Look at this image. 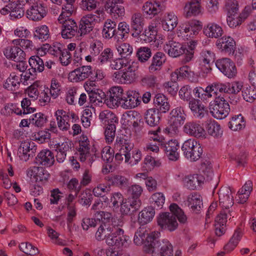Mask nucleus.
<instances>
[{"label":"nucleus","mask_w":256,"mask_h":256,"mask_svg":"<svg viewBox=\"0 0 256 256\" xmlns=\"http://www.w3.org/2000/svg\"><path fill=\"white\" fill-rule=\"evenodd\" d=\"M158 232L148 233L144 228H139L135 232L134 242L136 245L140 246L144 243V251L149 256H173V247L167 240L161 241L157 240Z\"/></svg>","instance_id":"nucleus-1"},{"label":"nucleus","mask_w":256,"mask_h":256,"mask_svg":"<svg viewBox=\"0 0 256 256\" xmlns=\"http://www.w3.org/2000/svg\"><path fill=\"white\" fill-rule=\"evenodd\" d=\"M169 209L170 212L160 214L157 222L161 228L172 232L176 230L178 226L176 218L181 224H186L188 218L183 210L176 204H170Z\"/></svg>","instance_id":"nucleus-2"},{"label":"nucleus","mask_w":256,"mask_h":256,"mask_svg":"<svg viewBox=\"0 0 256 256\" xmlns=\"http://www.w3.org/2000/svg\"><path fill=\"white\" fill-rule=\"evenodd\" d=\"M186 114L182 108L177 107L172 109L168 118L169 126L166 131L171 136H176L179 132V128L182 126L186 120Z\"/></svg>","instance_id":"nucleus-3"},{"label":"nucleus","mask_w":256,"mask_h":256,"mask_svg":"<svg viewBox=\"0 0 256 256\" xmlns=\"http://www.w3.org/2000/svg\"><path fill=\"white\" fill-rule=\"evenodd\" d=\"M138 68V64L133 62L128 64V66L122 70L114 72L112 76V79L116 84H130L136 80V71Z\"/></svg>","instance_id":"nucleus-4"},{"label":"nucleus","mask_w":256,"mask_h":256,"mask_svg":"<svg viewBox=\"0 0 256 256\" xmlns=\"http://www.w3.org/2000/svg\"><path fill=\"white\" fill-rule=\"evenodd\" d=\"M181 148L185 158L191 162L198 160L202 154V148L200 144L194 138L185 140Z\"/></svg>","instance_id":"nucleus-5"},{"label":"nucleus","mask_w":256,"mask_h":256,"mask_svg":"<svg viewBox=\"0 0 256 256\" xmlns=\"http://www.w3.org/2000/svg\"><path fill=\"white\" fill-rule=\"evenodd\" d=\"M210 111L214 118L222 120L228 115L230 106L228 102L223 96H218L210 103Z\"/></svg>","instance_id":"nucleus-6"},{"label":"nucleus","mask_w":256,"mask_h":256,"mask_svg":"<svg viewBox=\"0 0 256 256\" xmlns=\"http://www.w3.org/2000/svg\"><path fill=\"white\" fill-rule=\"evenodd\" d=\"M77 154L81 162L87 160L89 164H92L94 161L95 154L92 148L88 138L86 136L82 135L80 136Z\"/></svg>","instance_id":"nucleus-7"},{"label":"nucleus","mask_w":256,"mask_h":256,"mask_svg":"<svg viewBox=\"0 0 256 256\" xmlns=\"http://www.w3.org/2000/svg\"><path fill=\"white\" fill-rule=\"evenodd\" d=\"M179 28L180 36L188 40L198 34L202 28V25L200 21L192 20L182 24Z\"/></svg>","instance_id":"nucleus-8"},{"label":"nucleus","mask_w":256,"mask_h":256,"mask_svg":"<svg viewBox=\"0 0 256 256\" xmlns=\"http://www.w3.org/2000/svg\"><path fill=\"white\" fill-rule=\"evenodd\" d=\"M128 240V237L124 234L122 229L114 227V231L106 237V242L109 246L120 248L126 244Z\"/></svg>","instance_id":"nucleus-9"},{"label":"nucleus","mask_w":256,"mask_h":256,"mask_svg":"<svg viewBox=\"0 0 256 256\" xmlns=\"http://www.w3.org/2000/svg\"><path fill=\"white\" fill-rule=\"evenodd\" d=\"M216 66L225 76L228 78H233L236 75L237 70L235 64L228 58H222L217 60Z\"/></svg>","instance_id":"nucleus-10"},{"label":"nucleus","mask_w":256,"mask_h":256,"mask_svg":"<svg viewBox=\"0 0 256 256\" xmlns=\"http://www.w3.org/2000/svg\"><path fill=\"white\" fill-rule=\"evenodd\" d=\"M122 2L123 0H107L105 4L106 10L112 17L122 20L125 14V9L124 6L118 4Z\"/></svg>","instance_id":"nucleus-11"},{"label":"nucleus","mask_w":256,"mask_h":256,"mask_svg":"<svg viewBox=\"0 0 256 256\" xmlns=\"http://www.w3.org/2000/svg\"><path fill=\"white\" fill-rule=\"evenodd\" d=\"M140 100L138 91L130 90L126 92V97H124L121 107L125 110L134 108L140 104Z\"/></svg>","instance_id":"nucleus-12"},{"label":"nucleus","mask_w":256,"mask_h":256,"mask_svg":"<svg viewBox=\"0 0 256 256\" xmlns=\"http://www.w3.org/2000/svg\"><path fill=\"white\" fill-rule=\"evenodd\" d=\"M92 74L91 66H82L70 72L68 76V78L71 82H77L84 80Z\"/></svg>","instance_id":"nucleus-13"},{"label":"nucleus","mask_w":256,"mask_h":256,"mask_svg":"<svg viewBox=\"0 0 256 256\" xmlns=\"http://www.w3.org/2000/svg\"><path fill=\"white\" fill-rule=\"evenodd\" d=\"M30 7L26 10L27 18L30 20L37 21L41 20L46 15L44 7L40 2L39 0L34 2L30 4Z\"/></svg>","instance_id":"nucleus-14"},{"label":"nucleus","mask_w":256,"mask_h":256,"mask_svg":"<svg viewBox=\"0 0 256 256\" xmlns=\"http://www.w3.org/2000/svg\"><path fill=\"white\" fill-rule=\"evenodd\" d=\"M19 47L16 44H11L10 46H8L3 49L2 53L6 58L14 62L25 59L26 53L21 51V48Z\"/></svg>","instance_id":"nucleus-15"},{"label":"nucleus","mask_w":256,"mask_h":256,"mask_svg":"<svg viewBox=\"0 0 256 256\" xmlns=\"http://www.w3.org/2000/svg\"><path fill=\"white\" fill-rule=\"evenodd\" d=\"M28 176L36 182L44 184L48 179L49 174L42 167L32 166L26 171Z\"/></svg>","instance_id":"nucleus-16"},{"label":"nucleus","mask_w":256,"mask_h":256,"mask_svg":"<svg viewBox=\"0 0 256 256\" xmlns=\"http://www.w3.org/2000/svg\"><path fill=\"white\" fill-rule=\"evenodd\" d=\"M183 131L186 134L198 138H204L206 132L204 128L198 123L188 122L183 127Z\"/></svg>","instance_id":"nucleus-17"},{"label":"nucleus","mask_w":256,"mask_h":256,"mask_svg":"<svg viewBox=\"0 0 256 256\" xmlns=\"http://www.w3.org/2000/svg\"><path fill=\"white\" fill-rule=\"evenodd\" d=\"M140 200L125 198L120 204V212L122 215H130L140 208Z\"/></svg>","instance_id":"nucleus-18"},{"label":"nucleus","mask_w":256,"mask_h":256,"mask_svg":"<svg viewBox=\"0 0 256 256\" xmlns=\"http://www.w3.org/2000/svg\"><path fill=\"white\" fill-rule=\"evenodd\" d=\"M216 45L222 52L229 54H233L236 49V42L230 36H224L218 40Z\"/></svg>","instance_id":"nucleus-19"},{"label":"nucleus","mask_w":256,"mask_h":256,"mask_svg":"<svg viewBox=\"0 0 256 256\" xmlns=\"http://www.w3.org/2000/svg\"><path fill=\"white\" fill-rule=\"evenodd\" d=\"M204 180V176L201 174H194L186 176L183 179V182L186 188L194 190L200 187Z\"/></svg>","instance_id":"nucleus-20"},{"label":"nucleus","mask_w":256,"mask_h":256,"mask_svg":"<svg viewBox=\"0 0 256 256\" xmlns=\"http://www.w3.org/2000/svg\"><path fill=\"white\" fill-rule=\"evenodd\" d=\"M219 202L222 207L229 208L234 204L232 192L228 187H222L218 192Z\"/></svg>","instance_id":"nucleus-21"},{"label":"nucleus","mask_w":256,"mask_h":256,"mask_svg":"<svg viewBox=\"0 0 256 256\" xmlns=\"http://www.w3.org/2000/svg\"><path fill=\"white\" fill-rule=\"evenodd\" d=\"M164 8L159 2L149 0L143 4L142 10L146 15L154 17L164 10Z\"/></svg>","instance_id":"nucleus-22"},{"label":"nucleus","mask_w":256,"mask_h":256,"mask_svg":"<svg viewBox=\"0 0 256 256\" xmlns=\"http://www.w3.org/2000/svg\"><path fill=\"white\" fill-rule=\"evenodd\" d=\"M179 144L176 140H171L164 144L165 153L170 160L176 161L179 158Z\"/></svg>","instance_id":"nucleus-23"},{"label":"nucleus","mask_w":256,"mask_h":256,"mask_svg":"<svg viewBox=\"0 0 256 256\" xmlns=\"http://www.w3.org/2000/svg\"><path fill=\"white\" fill-rule=\"evenodd\" d=\"M183 44L173 40H168L164 46V49L172 58H178L182 55Z\"/></svg>","instance_id":"nucleus-24"},{"label":"nucleus","mask_w":256,"mask_h":256,"mask_svg":"<svg viewBox=\"0 0 256 256\" xmlns=\"http://www.w3.org/2000/svg\"><path fill=\"white\" fill-rule=\"evenodd\" d=\"M200 0H192L186 3L184 9V15L186 18L196 16L201 14Z\"/></svg>","instance_id":"nucleus-25"},{"label":"nucleus","mask_w":256,"mask_h":256,"mask_svg":"<svg viewBox=\"0 0 256 256\" xmlns=\"http://www.w3.org/2000/svg\"><path fill=\"white\" fill-rule=\"evenodd\" d=\"M198 44V40H192L184 44L182 48L184 52H182V55H184L182 61L184 63L188 62L194 59V54Z\"/></svg>","instance_id":"nucleus-26"},{"label":"nucleus","mask_w":256,"mask_h":256,"mask_svg":"<svg viewBox=\"0 0 256 256\" xmlns=\"http://www.w3.org/2000/svg\"><path fill=\"white\" fill-rule=\"evenodd\" d=\"M133 148V144L124 136L116 137L114 144V149L115 152L128 153L130 152Z\"/></svg>","instance_id":"nucleus-27"},{"label":"nucleus","mask_w":256,"mask_h":256,"mask_svg":"<svg viewBox=\"0 0 256 256\" xmlns=\"http://www.w3.org/2000/svg\"><path fill=\"white\" fill-rule=\"evenodd\" d=\"M204 33L209 38H218L222 36L224 30L220 24L212 22L208 23L204 26Z\"/></svg>","instance_id":"nucleus-28"},{"label":"nucleus","mask_w":256,"mask_h":256,"mask_svg":"<svg viewBox=\"0 0 256 256\" xmlns=\"http://www.w3.org/2000/svg\"><path fill=\"white\" fill-rule=\"evenodd\" d=\"M189 108L193 115L198 118H202L206 114V107L198 100L192 99L189 102Z\"/></svg>","instance_id":"nucleus-29"},{"label":"nucleus","mask_w":256,"mask_h":256,"mask_svg":"<svg viewBox=\"0 0 256 256\" xmlns=\"http://www.w3.org/2000/svg\"><path fill=\"white\" fill-rule=\"evenodd\" d=\"M155 215L154 209L150 206L143 208L138 214V222L141 225L150 222Z\"/></svg>","instance_id":"nucleus-30"},{"label":"nucleus","mask_w":256,"mask_h":256,"mask_svg":"<svg viewBox=\"0 0 256 256\" xmlns=\"http://www.w3.org/2000/svg\"><path fill=\"white\" fill-rule=\"evenodd\" d=\"M178 18L174 12L164 14L162 20V27L164 30L172 31L177 26Z\"/></svg>","instance_id":"nucleus-31"},{"label":"nucleus","mask_w":256,"mask_h":256,"mask_svg":"<svg viewBox=\"0 0 256 256\" xmlns=\"http://www.w3.org/2000/svg\"><path fill=\"white\" fill-rule=\"evenodd\" d=\"M144 22V18L142 14L134 13L130 18L131 28L137 34H139L143 30Z\"/></svg>","instance_id":"nucleus-32"},{"label":"nucleus","mask_w":256,"mask_h":256,"mask_svg":"<svg viewBox=\"0 0 256 256\" xmlns=\"http://www.w3.org/2000/svg\"><path fill=\"white\" fill-rule=\"evenodd\" d=\"M37 162L42 165L50 166L54 162L52 152L48 150H42L36 156Z\"/></svg>","instance_id":"nucleus-33"},{"label":"nucleus","mask_w":256,"mask_h":256,"mask_svg":"<svg viewBox=\"0 0 256 256\" xmlns=\"http://www.w3.org/2000/svg\"><path fill=\"white\" fill-rule=\"evenodd\" d=\"M58 126L62 130H66L70 128L67 112L63 110H58L54 112Z\"/></svg>","instance_id":"nucleus-34"},{"label":"nucleus","mask_w":256,"mask_h":256,"mask_svg":"<svg viewBox=\"0 0 256 256\" xmlns=\"http://www.w3.org/2000/svg\"><path fill=\"white\" fill-rule=\"evenodd\" d=\"M78 28L74 20L68 21L62 24L61 34L64 38H70L77 33Z\"/></svg>","instance_id":"nucleus-35"},{"label":"nucleus","mask_w":256,"mask_h":256,"mask_svg":"<svg viewBox=\"0 0 256 256\" xmlns=\"http://www.w3.org/2000/svg\"><path fill=\"white\" fill-rule=\"evenodd\" d=\"M32 147H34V143L29 140L22 142L18 148V155L20 158L24 162L29 160L30 150H32Z\"/></svg>","instance_id":"nucleus-36"},{"label":"nucleus","mask_w":256,"mask_h":256,"mask_svg":"<svg viewBox=\"0 0 256 256\" xmlns=\"http://www.w3.org/2000/svg\"><path fill=\"white\" fill-rule=\"evenodd\" d=\"M215 60V54L211 50H204L200 53V64L206 68V72L210 70V65Z\"/></svg>","instance_id":"nucleus-37"},{"label":"nucleus","mask_w":256,"mask_h":256,"mask_svg":"<svg viewBox=\"0 0 256 256\" xmlns=\"http://www.w3.org/2000/svg\"><path fill=\"white\" fill-rule=\"evenodd\" d=\"M166 60V55L161 52L155 54L152 60V63L148 67V70L150 72L159 70L162 64Z\"/></svg>","instance_id":"nucleus-38"},{"label":"nucleus","mask_w":256,"mask_h":256,"mask_svg":"<svg viewBox=\"0 0 256 256\" xmlns=\"http://www.w3.org/2000/svg\"><path fill=\"white\" fill-rule=\"evenodd\" d=\"M206 128L208 133L214 138H220L223 134L221 126L214 120L208 122L206 124Z\"/></svg>","instance_id":"nucleus-39"},{"label":"nucleus","mask_w":256,"mask_h":256,"mask_svg":"<svg viewBox=\"0 0 256 256\" xmlns=\"http://www.w3.org/2000/svg\"><path fill=\"white\" fill-rule=\"evenodd\" d=\"M252 189V182L250 180H248L238 191L237 194L236 200L241 204L245 202L248 199Z\"/></svg>","instance_id":"nucleus-40"},{"label":"nucleus","mask_w":256,"mask_h":256,"mask_svg":"<svg viewBox=\"0 0 256 256\" xmlns=\"http://www.w3.org/2000/svg\"><path fill=\"white\" fill-rule=\"evenodd\" d=\"M10 44L20 46L21 51L23 52L32 51L35 48L32 41L26 38L14 39L10 42Z\"/></svg>","instance_id":"nucleus-41"},{"label":"nucleus","mask_w":256,"mask_h":256,"mask_svg":"<svg viewBox=\"0 0 256 256\" xmlns=\"http://www.w3.org/2000/svg\"><path fill=\"white\" fill-rule=\"evenodd\" d=\"M161 165L160 160H156L150 156H146L141 164V169L146 172H151L155 167H159Z\"/></svg>","instance_id":"nucleus-42"},{"label":"nucleus","mask_w":256,"mask_h":256,"mask_svg":"<svg viewBox=\"0 0 256 256\" xmlns=\"http://www.w3.org/2000/svg\"><path fill=\"white\" fill-rule=\"evenodd\" d=\"M187 202L188 206L192 210H199L202 205V196L196 192L192 193L188 196Z\"/></svg>","instance_id":"nucleus-43"},{"label":"nucleus","mask_w":256,"mask_h":256,"mask_svg":"<svg viewBox=\"0 0 256 256\" xmlns=\"http://www.w3.org/2000/svg\"><path fill=\"white\" fill-rule=\"evenodd\" d=\"M144 119L148 125L150 126H155L158 124L160 122L159 112L154 108L148 109L146 112Z\"/></svg>","instance_id":"nucleus-44"},{"label":"nucleus","mask_w":256,"mask_h":256,"mask_svg":"<svg viewBox=\"0 0 256 256\" xmlns=\"http://www.w3.org/2000/svg\"><path fill=\"white\" fill-rule=\"evenodd\" d=\"M141 159V152L138 149H134L132 152V156L130 152L125 154L124 162L130 166H134L138 164Z\"/></svg>","instance_id":"nucleus-45"},{"label":"nucleus","mask_w":256,"mask_h":256,"mask_svg":"<svg viewBox=\"0 0 256 256\" xmlns=\"http://www.w3.org/2000/svg\"><path fill=\"white\" fill-rule=\"evenodd\" d=\"M155 106L159 108L162 112H166L170 109V104L166 97L162 94L156 95L154 100Z\"/></svg>","instance_id":"nucleus-46"},{"label":"nucleus","mask_w":256,"mask_h":256,"mask_svg":"<svg viewBox=\"0 0 256 256\" xmlns=\"http://www.w3.org/2000/svg\"><path fill=\"white\" fill-rule=\"evenodd\" d=\"M116 22L108 19L104 24L102 32L103 37L108 39L113 37L116 32Z\"/></svg>","instance_id":"nucleus-47"},{"label":"nucleus","mask_w":256,"mask_h":256,"mask_svg":"<svg viewBox=\"0 0 256 256\" xmlns=\"http://www.w3.org/2000/svg\"><path fill=\"white\" fill-rule=\"evenodd\" d=\"M21 82L22 81L19 76L11 74L4 84V87L9 90H15L18 88Z\"/></svg>","instance_id":"nucleus-48"},{"label":"nucleus","mask_w":256,"mask_h":256,"mask_svg":"<svg viewBox=\"0 0 256 256\" xmlns=\"http://www.w3.org/2000/svg\"><path fill=\"white\" fill-rule=\"evenodd\" d=\"M34 36L42 42L47 40L50 38L48 28L46 25L38 26L34 28Z\"/></svg>","instance_id":"nucleus-49"},{"label":"nucleus","mask_w":256,"mask_h":256,"mask_svg":"<svg viewBox=\"0 0 256 256\" xmlns=\"http://www.w3.org/2000/svg\"><path fill=\"white\" fill-rule=\"evenodd\" d=\"M112 185L118 187L120 188L126 187L128 184V180L124 176L121 175H114L108 176L106 178Z\"/></svg>","instance_id":"nucleus-50"},{"label":"nucleus","mask_w":256,"mask_h":256,"mask_svg":"<svg viewBox=\"0 0 256 256\" xmlns=\"http://www.w3.org/2000/svg\"><path fill=\"white\" fill-rule=\"evenodd\" d=\"M157 35V29L156 24L152 23L145 29L142 34L144 40L150 42L156 40Z\"/></svg>","instance_id":"nucleus-51"},{"label":"nucleus","mask_w":256,"mask_h":256,"mask_svg":"<svg viewBox=\"0 0 256 256\" xmlns=\"http://www.w3.org/2000/svg\"><path fill=\"white\" fill-rule=\"evenodd\" d=\"M245 122L241 114L233 116L228 122V128L233 131L240 130L245 127Z\"/></svg>","instance_id":"nucleus-52"},{"label":"nucleus","mask_w":256,"mask_h":256,"mask_svg":"<svg viewBox=\"0 0 256 256\" xmlns=\"http://www.w3.org/2000/svg\"><path fill=\"white\" fill-rule=\"evenodd\" d=\"M114 227L108 226L107 224H101L96 233V238L98 240H102L106 238L110 233L114 231Z\"/></svg>","instance_id":"nucleus-53"},{"label":"nucleus","mask_w":256,"mask_h":256,"mask_svg":"<svg viewBox=\"0 0 256 256\" xmlns=\"http://www.w3.org/2000/svg\"><path fill=\"white\" fill-rule=\"evenodd\" d=\"M192 72L189 66H183L171 74V78L172 80L176 81L182 78H188Z\"/></svg>","instance_id":"nucleus-54"},{"label":"nucleus","mask_w":256,"mask_h":256,"mask_svg":"<svg viewBox=\"0 0 256 256\" xmlns=\"http://www.w3.org/2000/svg\"><path fill=\"white\" fill-rule=\"evenodd\" d=\"M40 82L36 81L26 89V93L32 100H36L38 99L40 91Z\"/></svg>","instance_id":"nucleus-55"},{"label":"nucleus","mask_w":256,"mask_h":256,"mask_svg":"<svg viewBox=\"0 0 256 256\" xmlns=\"http://www.w3.org/2000/svg\"><path fill=\"white\" fill-rule=\"evenodd\" d=\"M30 66L32 68V71L35 72H42L44 70V63L42 59L37 56H32L28 60Z\"/></svg>","instance_id":"nucleus-56"},{"label":"nucleus","mask_w":256,"mask_h":256,"mask_svg":"<svg viewBox=\"0 0 256 256\" xmlns=\"http://www.w3.org/2000/svg\"><path fill=\"white\" fill-rule=\"evenodd\" d=\"M243 20L244 19L242 18V14L239 13L227 14V24L230 28H235L236 26H240Z\"/></svg>","instance_id":"nucleus-57"},{"label":"nucleus","mask_w":256,"mask_h":256,"mask_svg":"<svg viewBox=\"0 0 256 256\" xmlns=\"http://www.w3.org/2000/svg\"><path fill=\"white\" fill-rule=\"evenodd\" d=\"M241 231L240 229L236 230L234 234L229 242L225 246L224 250L229 252L232 250L238 245L241 238Z\"/></svg>","instance_id":"nucleus-58"},{"label":"nucleus","mask_w":256,"mask_h":256,"mask_svg":"<svg viewBox=\"0 0 256 256\" xmlns=\"http://www.w3.org/2000/svg\"><path fill=\"white\" fill-rule=\"evenodd\" d=\"M123 195L120 192H112L110 194V207L118 210L120 207V204L123 202L124 200Z\"/></svg>","instance_id":"nucleus-59"},{"label":"nucleus","mask_w":256,"mask_h":256,"mask_svg":"<svg viewBox=\"0 0 256 256\" xmlns=\"http://www.w3.org/2000/svg\"><path fill=\"white\" fill-rule=\"evenodd\" d=\"M30 122L37 127H42L47 121L46 116L42 112L32 114L29 118Z\"/></svg>","instance_id":"nucleus-60"},{"label":"nucleus","mask_w":256,"mask_h":256,"mask_svg":"<svg viewBox=\"0 0 256 256\" xmlns=\"http://www.w3.org/2000/svg\"><path fill=\"white\" fill-rule=\"evenodd\" d=\"M99 119L104 124H110V122H116V115L110 110H104L101 112L99 114Z\"/></svg>","instance_id":"nucleus-61"},{"label":"nucleus","mask_w":256,"mask_h":256,"mask_svg":"<svg viewBox=\"0 0 256 256\" xmlns=\"http://www.w3.org/2000/svg\"><path fill=\"white\" fill-rule=\"evenodd\" d=\"M150 202L158 208H161L165 202V196L163 193L156 192L150 196Z\"/></svg>","instance_id":"nucleus-62"},{"label":"nucleus","mask_w":256,"mask_h":256,"mask_svg":"<svg viewBox=\"0 0 256 256\" xmlns=\"http://www.w3.org/2000/svg\"><path fill=\"white\" fill-rule=\"evenodd\" d=\"M242 96L246 101L252 102L256 98V90L250 86L245 87L242 90Z\"/></svg>","instance_id":"nucleus-63"},{"label":"nucleus","mask_w":256,"mask_h":256,"mask_svg":"<svg viewBox=\"0 0 256 256\" xmlns=\"http://www.w3.org/2000/svg\"><path fill=\"white\" fill-rule=\"evenodd\" d=\"M114 56L113 52L110 48H105L98 56V63L103 65L109 62Z\"/></svg>","instance_id":"nucleus-64"}]
</instances>
